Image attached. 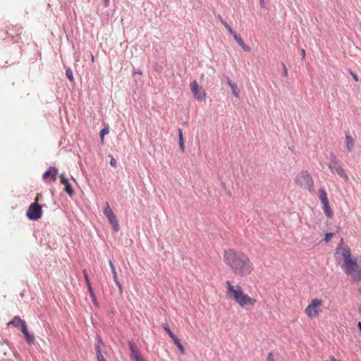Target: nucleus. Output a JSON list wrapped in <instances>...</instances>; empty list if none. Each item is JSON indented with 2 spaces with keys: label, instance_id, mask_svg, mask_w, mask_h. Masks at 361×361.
<instances>
[{
  "label": "nucleus",
  "instance_id": "21",
  "mask_svg": "<svg viewBox=\"0 0 361 361\" xmlns=\"http://www.w3.org/2000/svg\"><path fill=\"white\" fill-rule=\"evenodd\" d=\"M178 138H179V147L182 152H184L185 147H184V142H183V131L180 128H178Z\"/></svg>",
  "mask_w": 361,
  "mask_h": 361
},
{
  "label": "nucleus",
  "instance_id": "4",
  "mask_svg": "<svg viewBox=\"0 0 361 361\" xmlns=\"http://www.w3.org/2000/svg\"><path fill=\"white\" fill-rule=\"evenodd\" d=\"M328 166L332 173H336L340 177L343 178L345 181L348 180V177L344 169L341 166L339 161L333 154H331Z\"/></svg>",
  "mask_w": 361,
  "mask_h": 361
},
{
  "label": "nucleus",
  "instance_id": "1",
  "mask_svg": "<svg viewBox=\"0 0 361 361\" xmlns=\"http://www.w3.org/2000/svg\"><path fill=\"white\" fill-rule=\"evenodd\" d=\"M335 257L337 260H340L341 258L343 259L341 268L351 281L357 283L361 281V255L358 257H352L350 247L343 245V240H341L336 248Z\"/></svg>",
  "mask_w": 361,
  "mask_h": 361
},
{
  "label": "nucleus",
  "instance_id": "43",
  "mask_svg": "<svg viewBox=\"0 0 361 361\" xmlns=\"http://www.w3.org/2000/svg\"><path fill=\"white\" fill-rule=\"evenodd\" d=\"M358 289H359L360 293L361 294V285L359 286Z\"/></svg>",
  "mask_w": 361,
  "mask_h": 361
},
{
  "label": "nucleus",
  "instance_id": "12",
  "mask_svg": "<svg viewBox=\"0 0 361 361\" xmlns=\"http://www.w3.org/2000/svg\"><path fill=\"white\" fill-rule=\"evenodd\" d=\"M61 183L64 185V190L70 195L72 196L74 193V191L71 185V184L68 182V178L66 177V176L62 173L61 175Z\"/></svg>",
  "mask_w": 361,
  "mask_h": 361
},
{
  "label": "nucleus",
  "instance_id": "31",
  "mask_svg": "<svg viewBox=\"0 0 361 361\" xmlns=\"http://www.w3.org/2000/svg\"><path fill=\"white\" fill-rule=\"evenodd\" d=\"M110 165L114 166V167H116V161L114 158L111 157V160H110Z\"/></svg>",
  "mask_w": 361,
  "mask_h": 361
},
{
  "label": "nucleus",
  "instance_id": "36",
  "mask_svg": "<svg viewBox=\"0 0 361 361\" xmlns=\"http://www.w3.org/2000/svg\"><path fill=\"white\" fill-rule=\"evenodd\" d=\"M102 1L105 7H107L109 6V0H102Z\"/></svg>",
  "mask_w": 361,
  "mask_h": 361
},
{
  "label": "nucleus",
  "instance_id": "16",
  "mask_svg": "<svg viewBox=\"0 0 361 361\" xmlns=\"http://www.w3.org/2000/svg\"><path fill=\"white\" fill-rule=\"evenodd\" d=\"M227 80V83L228 85H229V87L231 88L232 90V93L234 95V97L238 98L239 96H240V90L237 87V85L234 82H233L229 78H226Z\"/></svg>",
  "mask_w": 361,
  "mask_h": 361
},
{
  "label": "nucleus",
  "instance_id": "23",
  "mask_svg": "<svg viewBox=\"0 0 361 361\" xmlns=\"http://www.w3.org/2000/svg\"><path fill=\"white\" fill-rule=\"evenodd\" d=\"M109 133V130L108 128H103L101 130L99 135H100L102 142H103V140H104V135L108 134Z\"/></svg>",
  "mask_w": 361,
  "mask_h": 361
},
{
  "label": "nucleus",
  "instance_id": "19",
  "mask_svg": "<svg viewBox=\"0 0 361 361\" xmlns=\"http://www.w3.org/2000/svg\"><path fill=\"white\" fill-rule=\"evenodd\" d=\"M23 324H25V322L18 316H15L13 319L8 323V325H13L16 327L20 326L21 328L23 327Z\"/></svg>",
  "mask_w": 361,
  "mask_h": 361
},
{
  "label": "nucleus",
  "instance_id": "30",
  "mask_svg": "<svg viewBox=\"0 0 361 361\" xmlns=\"http://www.w3.org/2000/svg\"><path fill=\"white\" fill-rule=\"evenodd\" d=\"M283 65V75L284 76H287L288 75V70H287V68L286 66H285L284 63L282 64Z\"/></svg>",
  "mask_w": 361,
  "mask_h": 361
},
{
  "label": "nucleus",
  "instance_id": "7",
  "mask_svg": "<svg viewBox=\"0 0 361 361\" xmlns=\"http://www.w3.org/2000/svg\"><path fill=\"white\" fill-rule=\"evenodd\" d=\"M26 214L29 219L36 221L42 215V207L38 203L34 202L29 207Z\"/></svg>",
  "mask_w": 361,
  "mask_h": 361
},
{
  "label": "nucleus",
  "instance_id": "6",
  "mask_svg": "<svg viewBox=\"0 0 361 361\" xmlns=\"http://www.w3.org/2000/svg\"><path fill=\"white\" fill-rule=\"evenodd\" d=\"M296 183L303 189L312 190L313 187V180L307 171L300 172L295 178Z\"/></svg>",
  "mask_w": 361,
  "mask_h": 361
},
{
  "label": "nucleus",
  "instance_id": "35",
  "mask_svg": "<svg viewBox=\"0 0 361 361\" xmlns=\"http://www.w3.org/2000/svg\"><path fill=\"white\" fill-rule=\"evenodd\" d=\"M350 74H351V75L353 76V79H354L355 81H357V80H358V77H357V75L355 73H353V72H350Z\"/></svg>",
  "mask_w": 361,
  "mask_h": 361
},
{
  "label": "nucleus",
  "instance_id": "40",
  "mask_svg": "<svg viewBox=\"0 0 361 361\" xmlns=\"http://www.w3.org/2000/svg\"><path fill=\"white\" fill-rule=\"evenodd\" d=\"M259 1L261 6L263 7L264 6V0H259Z\"/></svg>",
  "mask_w": 361,
  "mask_h": 361
},
{
  "label": "nucleus",
  "instance_id": "3",
  "mask_svg": "<svg viewBox=\"0 0 361 361\" xmlns=\"http://www.w3.org/2000/svg\"><path fill=\"white\" fill-rule=\"evenodd\" d=\"M226 295L234 300L240 307H245L247 305L253 306L256 303L257 300L245 294L239 285L233 286L229 281L226 282Z\"/></svg>",
  "mask_w": 361,
  "mask_h": 361
},
{
  "label": "nucleus",
  "instance_id": "41",
  "mask_svg": "<svg viewBox=\"0 0 361 361\" xmlns=\"http://www.w3.org/2000/svg\"><path fill=\"white\" fill-rule=\"evenodd\" d=\"M224 25L225 26L226 28L230 27V25L227 23H224Z\"/></svg>",
  "mask_w": 361,
  "mask_h": 361
},
{
  "label": "nucleus",
  "instance_id": "38",
  "mask_svg": "<svg viewBox=\"0 0 361 361\" xmlns=\"http://www.w3.org/2000/svg\"><path fill=\"white\" fill-rule=\"evenodd\" d=\"M219 19L220 20V21L221 22V23L224 25V23H226L221 17V16H219Z\"/></svg>",
  "mask_w": 361,
  "mask_h": 361
},
{
  "label": "nucleus",
  "instance_id": "5",
  "mask_svg": "<svg viewBox=\"0 0 361 361\" xmlns=\"http://www.w3.org/2000/svg\"><path fill=\"white\" fill-rule=\"evenodd\" d=\"M322 306V302L321 300L317 298L312 299L305 308V313L309 318H315L321 312Z\"/></svg>",
  "mask_w": 361,
  "mask_h": 361
},
{
  "label": "nucleus",
  "instance_id": "37",
  "mask_svg": "<svg viewBox=\"0 0 361 361\" xmlns=\"http://www.w3.org/2000/svg\"><path fill=\"white\" fill-rule=\"evenodd\" d=\"M301 56H302V59H304V58H305V50H304V49H302V50H301Z\"/></svg>",
  "mask_w": 361,
  "mask_h": 361
},
{
  "label": "nucleus",
  "instance_id": "13",
  "mask_svg": "<svg viewBox=\"0 0 361 361\" xmlns=\"http://www.w3.org/2000/svg\"><path fill=\"white\" fill-rule=\"evenodd\" d=\"M345 146L347 151L351 152L355 145V139L350 135L349 130L345 133Z\"/></svg>",
  "mask_w": 361,
  "mask_h": 361
},
{
  "label": "nucleus",
  "instance_id": "27",
  "mask_svg": "<svg viewBox=\"0 0 361 361\" xmlns=\"http://www.w3.org/2000/svg\"><path fill=\"white\" fill-rule=\"evenodd\" d=\"M94 345H104L102 340L99 336H97Z\"/></svg>",
  "mask_w": 361,
  "mask_h": 361
},
{
  "label": "nucleus",
  "instance_id": "33",
  "mask_svg": "<svg viewBox=\"0 0 361 361\" xmlns=\"http://www.w3.org/2000/svg\"><path fill=\"white\" fill-rule=\"evenodd\" d=\"M267 361H274V356L271 353H269L267 357Z\"/></svg>",
  "mask_w": 361,
  "mask_h": 361
},
{
  "label": "nucleus",
  "instance_id": "10",
  "mask_svg": "<svg viewBox=\"0 0 361 361\" xmlns=\"http://www.w3.org/2000/svg\"><path fill=\"white\" fill-rule=\"evenodd\" d=\"M164 329L167 332L169 336L171 338L175 345L177 346L178 350L182 354L185 353V349L183 345L180 343V340L177 336L170 330L169 326L166 324H163Z\"/></svg>",
  "mask_w": 361,
  "mask_h": 361
},
{
  "label": "nucleus",
  "instance_id": "14",
  "mask_svg": "<svg viewBox=\"0 0 361 361\" xmlns=\"http://www.w3.org/2000/svg\"><path fill=\"white\" fill-rule=\"evenodd\" d=\"M58 173L57 169L54 167L49 168L47 171H46L43 174V178H47L49 176H51V179L55 181L56 179V175Z\"/></svg>",
  "mask_w": 361,
  "mask_h": 361
},
{
  "label": "nucleus",
  "instance_id": "24",
  "mask_svg": "<svg viewBox=\"0 0 361 361\" xmlns=\"http://www.w3.org/2000/svg\"><path fill=\"white\" fill-rule=\"evenodd\" d=\"M66 75L70 81L73 80V75L71 68H67L66 70Z\"/></svg>",
  "mask_w": 361,
  "mask_h": 361
},
{
  "label": "nucleus",
  "instance_id": "42",
  "mask_svg": "<svg viewBox=\"0 0 361 361\" xmlns=\"http://www.w3.org/2000/svg\"><path fill=\"white\" fill-rule=\"evenodd\" d=\"M331 361H337L334 357H331Z\"/></svg>",
  "mask_w": 361,
  "mask_h": 361
},
{
  "label": "nucleus",
  "instance_id": "2",
  "mask_svg": "<svg viewBox=\"0 0 361 361\" xmlns=\"http://www.w3.org/2000/svg\"><path fill=\"white\" fill-rule=\"evenodd\" d=\"M224 262L237 276L246 277L254 269L252 262L246 255L233 249L224 251Z\"/></svg>",
  "mask_w": 361,
  "mask_h": 361
},
{
  "label": "nucleus",
  "instance_id": "34",
  "mask_svg": "<svg viewBox=\"0 0 361 361\" xmlns=\"http://www.w3.org/2000/svg\"><path fill=\"white\" fill-rule=\"evenodd\" d=\"M228 30V31L233 35V37L234 36V34H237L235 32H234L233 30V29L231 28V27H228V28H226Z\"/></svg>",
  "mask_w": 361,
  "mask_h": 361
},
{
  "label": "nucleus",
  "instance_id": "8",
  "mask_svg": "<svg viewBox=\"0 0 361 361\" xmlns=\"http://www.w3.org/2000/svg\"><path fill=\"white\" fill-rule=\"evenodd\" d=\"M104 214L108 219L109 223L112 225L115 231L119 230V224L117 221L116 216L110 208V206L107 202L104 203Z\"/></svg>",
  "mask_w": 361,
  "mask_h": 361
},
{
  "label": "nucleus",
  "instance_id": "18",
  "mask_svg": "<svg viewBox=\"0 0 361 361\" xmlns=\"http://www.w3.org/2000/svg\"><path fill=\"white\" fill-rule=\"evenodd\" d=\"M235 40L238 42V44L241 47V48L246 51H250V48L247 44H245L242 39V37L238 34H234L233 36Z\"/></svg>",
  "mask_w": 361,
  "mask_h": 361
},
{
  "label": "nucleus",
  "instance_id": "25",
  "mask_svg": "<svg viewBox=\"0 0 361 361\" xmlns=\"http://www.w3.org/2000/svg\"><path fill=\"white\" fill-rule=\"evenodd\" d=\"M334 235V233H328L325 235V237L324 238V240L326 242V243H328L329 241L331 240V239L333 238V236Z\"/></svg>",
  "mask_w": 361,
  "mask_h": 361
},
{
  "label": "nucleus",
  "instance_id": "20",
  "mask_svg": "<svg viewBox=\"0 0 361 361\" xmlns=\"http://www.w3.org/2000/svg\"><path fill=\"white\" fill-rule=\"evenodd\" d=\"M109 265H110V267H111V271H112V274H113V276H114V282L116 283V285L118 286V288L121 290V283H119L118 280V276H117V273H116V268L114 265V264L112 263L111 261H109Z\"/></svg>",
  "mask_w": 361,
  "mask_h": 361
},
{
  "label": "nucleus",
  "instance_id": "32",
  "mask_svg": "<svg viewBox=\"0 0 361 361\" xmlns=\"http://www.w3.org/2000/svg\"><path fill=\"white\" fill-rule=\"evenodd\" d=\"M97 361H106L103 356V355H99V356H97Z\"/></svg>",
  "mask_w": 361,
  "mask_h": 361
},
{
  "label": "nucleus",
  "instance_id": "9",
  "mask_svg": "<svg viewBox=\"0 0 361 361\" xmlns=\"http://www.w3.org/2000/svg\"><path fill=\"white\" fill-rule=\"evenodd\" d=\"M191 91L195 98L200 100L205 99V92L202 87H200L196 80L190 83Z\"/></svg>",
  "mask_w": 361,
  "mask_h": 361
},
{
  "label": "nucleus",
  "instance_id": "26",
  "mask_svg": "<svg viewBox=\"0 0 361 361\" xmlns=\"http://www.w3.org/2000/svg\"><path fill=\"white\" fill-rule=\"evenodd\" d=\"M94 346H95V350H96L97 356H99V355H102V347L103 345H94Z\"/></svg>",
  "mask_w": 361,
  "mask_h": 361
},
{
  "label": "nucleus",
  "instance_id": "29",
  "mask_svg": "<svg viewBox=\"0 0 361 361\" xmlns=\"http://www.w3.org/2000/svg\"><path fill=\"white\" fill-rule=\"evenodd\" d=\"M87 288H88V290L91 295L92 297H94V292H93V290H92V288L90 285V283L89 285H87Z\"/></svg>",
  "mask_w": 361,
  "mask_h": 361
},
{
  "label": "nucleus",
  "instance_id": "28",
  "mask_svg": "<svg viewBox=\"0 0 361 361\" xmlns=\"http://www.w3.org/2000/svg\"><path fill=\"white\" fill-rule=\"evenodd\" d=\"M83 274H84L85 282H86L87 285H89L90 283V282L89 281V278H88L87 274L85 270H83Z\"/></svg>",
  "mask_w": 361,
  "mask_h": 361
},
{
  "label": "nucleus",
  "instance_id": "44",
  "mask_svg": "<svg viewBox=\"0 0 361 361\" xmlns=\"http://www.w3.org/2000/svg\"><path fill=\"white\" fill-rule=\"evenodd\" d=\"M360 311L361 312V306H360Z\"/></svg>",
  "mask_w": 361,
  "mask_h": 361
},
{
  "label": "nucleus",
  "instance_id": "17",
  "mask_svg": "<svg viewBox=\"0 0 361 361\" xmlns=\"http://www.w3.org/2000/svg\"><path fill=\"white\" fill-rule=\"evenodd\" d=\"M319 195L322 205L326 207V204H329V200L327 197V193L324 188H320L319 190Z\"/></svg>",
  "mask_w": 361,
  "mask_h": 361
},
{
  "label": "nucleus",
  "instance_id": "11",
  "mask_svg": "<svg viewBox=\"0 0 361 361\" xmlns=\"http://www.w3.org/2000/svg\"><path fill=\"white\" fill-rule=\"evenodd\" d=\"M129 348L130 350V357L134 360L136 361L140 357H142V355L137 348L136 347L135 344L133 342L129 343Z\"/></svg>",
  "mask_w": 361,
  "mask_h": 361
},
{
  "label": "nucleus",
  "instance_id": "15",
  "mask_svg": "<svg viewBox=\"0 0 361 361\" xmlns=\"http://www.w3.org/2000/svg\"><path fill=\"white\" fill-rule=\"evenodd\" d=\"M21 330L25 337L27 342L29 344H32L35 341V337L33 336V335L29 333L25 324H23V327L21 328Z\"/></svg>",
  "mask_w": 361,
  "mask_h": 361
},
{
  "label": "nucleus",
  "instance_id": "22",
  "mask_svg": "<svg viewBox=\"0 0 361 361\" xmlns=\"http://www.w3.org/2000/svg\"><path fill=\"white\" fill-rule=\"evenodd\" d=\"M324 212L325 214L329 217L331 218L332 216V212L330 209L329 205L326 204V206H323Z\"/></svg>",
  "mask_w": 361,
  "mask_h": 361
},
{
  "label": "nucleus",
  "instance_id": "39",
  "mask_svg": "<svg viewBox=\"0 0 361 361\" xmlns=\"http://www.w3.org/2000/svg\"><path fill=\"white\" fill-rule=\"evenodd\" d=\"M136 361H147L146 359L142 356V357H140V359H138Z\"/></svg>",
  "mask_w": 361,
  "mask_h": 361
}]
</instances>
